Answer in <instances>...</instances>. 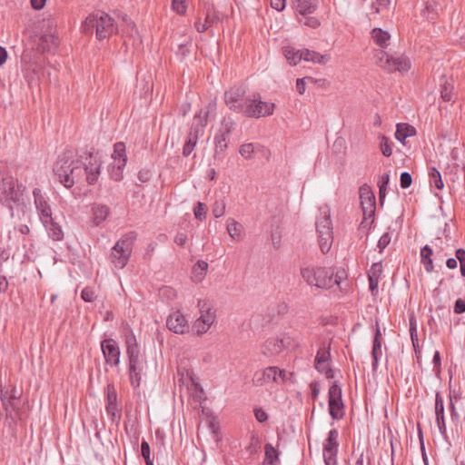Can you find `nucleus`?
Returning a JSON list of instances; mask_svg holds the SVG:
<instances>
[{
	"label": "nucleus",
	"mask_w": 465,
	"mask_h": 465,
	"mask_svg": "<svg viewBox=\"0 0 465 465\" xmlns=\"http://www.w3.org/2000/svg\"><path fill=\"white\" fill-rule=\"evenodd\" d=\"M81 161L78 156L74 158V153L71 150H66L58 156L53 171L64 187L72 188L75 183L84 181Z\"/></svg>",
	"instance_id": "obj_1"
},
{
	"label": "nucleus",
	"mask_w": 465,
	"mask_h": 465,
	"mask_svg": "<svg viewBox=\"0 0 465 465\" xmlns=\"http://www.w3.org/2000/svg\"><path fill=\"white\" fill-rule=\"evenodd\" d=\"M81 29L84 35H93L95 29L96 38L100 41L116 34L118 30L114 19L104 11L90 14L82 23Z\"/></svg>",
	"instance_id": "obj_2"
},
{
	"label": "nucleus",
	"mask_w": 465,
	"mask_h": 465,
	"mask_svg": "<svg viewBox=\"0 0 465 465\" xmlns=\"http://www.w3.org/2000/svg\"><path fill=\"white\" fill-rule=\"evenodd\" d=\"M137 233L129 232L120 238L112 248L111 258L115 267L123 269L127 264L133 252Z\"/></svg>",
	"instance_id": "obj_3"
},
{
	"label": "nucleus",
	"mask_w": 465,
	"mask_h": 465,
	"mask_svg": "<svg viewBox=\"0 0 465 465\" xmlns=\"http://www.w3.org/2000/svg\"><path fill=\"white\" fill-rule=\"evenodd\" d=\"M361 204L363 213V220L361 223L359 230L367 228L371 229V225L374 223L376 200L373 192L366 184L360 188Z\"/></svg>",
	"instance_id": "obj_4"
},
{
	"label": "nucleus",
	"mask_w": 465,
	"mask_h": 465,
	"mask_svg": "<svg viewBox=\"0 0 465 465\" xmlns=\"http://www.w3.org/2000/svg\"><path fill=\"white\" fill-rule=\"evenodd\" d=\"M84 172V180L90 185L94 184L100 176L102 161L97 153L84 152L78 155Z\"/></svg>",
	"instance_id": "obj_5"
},
{
	"label": "nucleus",
	"mask_w": 465,
	"mask_h": 465,
	"mask_svg": "<svg viewBox=\"0 0 465 465\" xmlns=\"http://www.w3.org/2000/svg\"><path fill=\"white\" fill-rule=\"evenodd\" d=\"M274 108L273 103L262 101L260 94L253 95L252 98L249 95L240 114L249 118H260L272 115Z\"/></svg>",
	"instance_id": "obj_6"
},
{
	"label": "nucleus",
	"mask_w": 465,
	"mask_h": 465,
	"mask_svg": "<svg viewBox=\"0 0 465 465\" xmlns=\"http://www.w3.org/2000/svg\"><path fill=\"white\" fill-rule=\"evenodd\" d=\"M128 360V375L130 383L134 388L141 385L142 375L147 366L146 358L142 355L141 351L126 352Z\"/></svg>",
	"instance_id": "obj_7"
},
{
	"label": "nucleus",
	"mask_w": 465,
	"mask_h": 465,
	"mask_svg": "<svg viewBox=\"0 0 465 465\" xmlns=\"http://www.w3.org/2000/svg\"><path fill=\"white\" fill-rule=\"evenodd\" d=\"M322 214V215L321 217L317 218L315 226L321 251L322 253H327L330 251L333 241L332 223L331 216L327 212H324Z\"/></svg>",
	"instance_id": "obj_8"
},
{
	"label": "nucleus",
	"mask_w": 465,
	"mask_h": 465,
	"mask_svg": "<svg viewBox=\"0 0 465 465\" xmlns=\"http://www.w3.org/2000/svg\"><path fill=\"white\" fill-rule=\"evenodd\" d=\"M342 391L338 381H334L328 391V411L332 420H341L345 415Z\"/></svg>",
	"instance_id": "obj_9"
},
{
	"label": "nucleus",
	"mask_w": 465,
	"mask_h": 465,
	"mask_svg": "<svg viewBox=\"0 0 465 465\" xmlns=\"http://www.w3.org/2000/svg\"><path fill=\"white\" fill-rule=\"evenodd\" d=\"M248 97L247 89L242 84L233 85L224 93L225 104L231 111L238 114L242 110Z\"/></svg>",
	"instance_id": "obj_10"
},
{
	"label": "nucleus",
	"mask_w": 465,
	"mask_h": 465,
	"mask_svg": "<svg viewBox=\"0 0 465 465\" xmlns=\"http://www.w3.org/2000/svg\"><path fill=\"white\" fill-rule=\"evenodd\" d=\"M339 431L331 429L323 441L322 455L325 465H337V454L339 450Z\"/></svg>",
	"instance_id": "obj_11"
},
{
	"label": "nucleus",
	"mask_w": 465,
	"mask_h": 465,
	"mask_svg": "<svg viewBox=\"0 0 465 465\" xmlns=\"http://www.w3.org/2000/svg\"><path fill=\"white\" fill-rule=\"evenodd\" d=\"M100 345L105 364L111 367H118L121 358L118 342L113 338H106L101 341Z\"/></svg>",
	"instance_id": "obj_12"
},
{
	"label": "nucleus",
	"mask_w": 465,
	"mask_h": 465,
	"mask_svg": "<svg viewBox=\"0 0 465 465\" xmlns=\"http://www.w3.org/2000/svg\"><path fill=\"white\" fill-rule=\"evenodd\" d=\"M34 203L37 213L39 215V219L41 223H46V221H51V217H53L51 204L49 203V198L42 193L40 188H35L33 190Z\"/></svg>",
	"instance_id": "obj_13"
},
{
	"label": "nucleus",
	"mask_w": 465,
	"mask_h": 465,
	"mask_svg": "<svg viewBox=\"0 0 465 465\" xmlns=\"http://www.w3.org/2000/svg\"><path fill=\"white\" fill-rule=\"evenodd\" d=\"M35 44L40 53H54L59 45V37L56 31L41 33L35 35Z\"/></svg>",
	"instance_id": "obj_14"
},
{
	"label": "nucleus",
	"mask_w": 465,
	"mask_h": 465,
	"mask_svg": "<svg viewBox=\"0 0 465 465\" xmlns=\"http://www.w3.org/2000/svg\"><path fill=\"white\" fill-rule=\"evenodd\" d=\"M215 110V104H209L205 108L201 109L198 114H196L193 119V123L190 130L193 132V134H197L200 136H203L204 134V128L208 124L209 114Z\"/></svg>",
	"instance_id": "obj_15"
},
{
	"label": "nucleus",
	"mask_w": 465,
	"mask_h": 465,
	"mask_svg": "<svg viewBox=\"0 0 465 465\" xmlns=\"http://www.w3.org/2000/svg\"><path fill=\"white\" fill-rule=\"evenodd\" d=\"M381 64L389 72H407L411 68V62L405 56L393 57L385 54V61L381 57Z\"/></svg>",
	"instance_id": "obj_16"
},
{
	"label": "nucleus",
	"mask_w": 465,
	"mask_h": 465,
	"mask_svg": "<svg viewBox=\"0 0 465 465\" xmlns=\"http://www.w3.org/2000/svg\"><path fill=\"white\" fill-rule=\"evenodd\" d=\"M166 326L171 331L177 334H183L189 331V325L185 317L179 312L169 315Z\"/></svg>",
	"instance_id": "obj_17"
},
{
	"label": "nucleus",
	"mask_w": 465,
	"mask_h": 465,
	"mask_svg": "<svg viewBox=\"0 0 465 465\" xmlns=\"http://www.w3.org/2000/svg\"><path fill=\"white\" fill-rule=\"evenodd\" d=\"M289 342H286L283 338H271L268 339L262 346V352L265 356H272L279 354Z\"/></svg>",
	"instance_id": "obj_18"
},
{
	"label": "nucleus",
	"mask_w": 465,
	"mask_h": 465,
	"mask_svg": "<svg viewBox=\"0 0 465 465\" xmlns=\"http://www.w3.org/2000/svg\"><path fill=\"white\" fill-rule=\"evenodd\" d=\"M316 287L328 289L333 285V273L325 267H316Z\"/></svg>",
	"instance_id": "obj_19"
},
{
	"label": "nucleus",
	"mask_w": 465,
	"mask_h": 465,
	"mask_svg": "<svg viewBox=\"0 0 465 465\" xmlns=\"http://www.w3.org/2000/svg\"><path fill=\"white\" fill-rule=\"evenodd\" d=\"M205 12L204 22L208 27L216 25L220 21L219 14L215 10L214 5L209 0H200Z\"/></svg>",
	"instance_id": "obj_20"
},
{
	"label": "nucleus",
	"mask_w": 465,
	"mask_h": 465,
	"mask_svg": "<svg viewBox=\"0 0 465 465\" xmlns=\"http://www.w3.org/2000/svg\"><path fill=\"white\" fill-rule=\"evenodd\" d=\"M296 11L305 16L312 14L317 8V0H292Z\"/></svg>",
	"instance_id": "obj_21"
},
{
	"label": "nucleus",
	"mask_w": 465,
	"mask_h": 465,
	"mask_svg": "<svg viewBox=\"0 0 465 465\" xmlns=\"http://www.w3.org/2000/svg\"><path fill=\"white\" fill-rule=\"evenodd\" d=\"M93 223L95 226L103 223L110 214V208L105 204H94L92 207Z\"/></svg>",
	"instance_id": "obj_22"
},
{
	"label": "nucleus",
	"mask_w": 465,
	"mask_h": 465,
	"mask_svg": "<svg viewBox=\"0 0 465 465\" xmlns=\"http://www.w3.org/2000/svg\"><path fill=\"white\" fill-rule=\"evenodd\" d=\"M416 134V129L414 126L406 124V123H400L396 125V132H395V138L401 142V143L405 144V140L408 137L414 136Z\"/></svg>",
	"instance_id": "obj_23"
},
{
	"label": "nucleus",
	"mask_w": 465,
	"mask_h": 465,
	"mask_svg": "<svg viewBox=\"0 0 465 465\" xmlns=\"http://www.w3.org/2000/svg\"><path fill=\"white\" fill-rule=\"evenodd\" d=\"M124 339L126 352L140 351V345L137 341L136 336L130 326H126L124 328Z\"/></svg>",
	"instance_id": "obj_24"
},
{
	"label": "nucleus",
	"mask_w": 465,
	"mask_h": 465,
	"mask_svg": "<svg viewBox=\"0 0 465 465\" xmlns=\"http://www.w3.org/2000/svg\"><path fill=\"white\" fill-rule=\"evenodd\" d=\"M42 223L46 229L50 238H52L54 241L63 240L64 232L61 226L54 221L53 217H51V221H46V223Z\"/></svg>",
	"instance_id": "obj_25"
},
{
	"label": "nucleus",
	"mask_w": 465,
	"mask_h": 465,
	"mask_svg": "<svg viewBox=\"0 0 465 465\" xmlns=\"http://www.w3.org/2000/svg\"><path fill=\"white\" fill-rule=\"evenodd\" d=\"M433 250L429 245H425L420 249V262L424 265L427 272H431L434 270L433 262L431 256Z\"/></svg>",
	"instance_id": "obj_26"
},
{
	"label": "nucleus",
	"mask_w": 465,
	"mask_h": 465,
	"mask_svg": "<svg viewBox=\"0 0 465 465\" xmlns=\"http://www.w3.org/2000/svg\"><path fill=\"white\" fill-rule=\"evenodd\" d=\"M371 35L375 44L380 47L385 48L388 45V41L391 38L389 32L381 28H373Z\"/></svg>",
	"instance_id": "obj_27"
},
{
	"label": "nucleus",
	"mask_w": 465,
	"mask_h": 465,
	"mask_svg": "<svg viewBox=\"0 0 465 465\" xmlns=\"http://www.w3.org/2000/svg\"><path fill=\"white\" fill-rule=\"evenodd\" d=\"M112 158L114 159V163H121L122 165H126L127 156L125 153V144L123 142L114 143Z\"/></svg>",
	"instance_id": "obj_28"
},
{
	"label": "nucleus",
	"mask_w": 465,
	"mask_h": 465,
	"mask_svg": "<svg viewBox=\"0 0 465 465\" xmlns=\"http://www.w3.org/2000/svg\"><path fill=\"white\" fill-rule=\"evenodd\" d=\"M302 60L312 62L314 64H324L329 61V56L321 54L318 52L311 51L309 49H302Z\"/></svg>",
	"instance_id": "obj_29"
},
{
	"label": "nucleus",
	"mask_w": 465,
	"mask_h": 465,
	"mask_svg": "<svg viewBox=\"0 0 465 465\" xmlns=\"http://www.w3.org/2000/svg\"><path fill=\"white\" fill-rule=\"evenodd\" d=\"M226 135L218 134L214 137V145H215V152H214V159L215 160H223V153L225 150L228 147V144L226 143Z\"/></svg>",
	"instance_id": "obj_30"
},
{
	"label": "nucleus",
	"mask_w": 465,
	"mask_h": 465,
	"mask_svg": "<svg viewBox=\"0 0 465 465\" xmlns=\"http://www.w3.org/2000/svg\"><path fill=\"white\" fill-rule=\"evenodd\" d=\"M264 461L268 465H279L280 452L271 443H266L264 446Z\"/></svg>",
	"instance_id": "obj_31"
},
{
	"label": "nucleus",
	"mask_w": 465,
	"mask_h": 465,
	"mask_svg": "<svg viewBox=\"0 0 465 465\" xmlns=\"http://www.w3.org/2000/svg\"><path fill=\"white\" fill-rule=\"evenodd\" d=\"M283 54L292 65H296L301 60H302V50H297L292 46H285L283 48Z\"/></svg>",
	"instance_id": "obj_32"
},
{
	"label": "nucleus",
	"mask_w": 465,
	"mask_h": 465,
	"mask_svg": "<svg viewBox=\"0 0 465 465\" xmlns=\"http://www.w3.org/2000/svg\"><path fill=\"white\" fill-rule=\"evenodd\" d=\"M429 178H430V187H435L438 190H442L444 187V183L441 178V174L440 171L431 166L429 169Z\"/></svg>",
	"instance_id": "obj_33"
},
{
	"label": "nucleus",
	"mask_w": 465,
	"mask_h": 465,
	"mask_svg": "<svg viewBox=\"0 0 465 465\" xmlns=\"http://www.w3.org/2000/svg\"><path fill=\"white\" fill-rule=\"evenodd\" d=\"M434 411L435 421L445 419L444 399L440 391H436L435 393Z\"/></svg>",
	"instance_id": "obj_34"
},
{
	"label": "nucleus",
	"mask_w": 465,
	"mask_h": 465,
	"mask_svg": "<svg viewBox=\"0 0 465 465\" xmlns=\"http://www.w3.org/2000/svg\"><path fill=\"white\" fill-rule=\"evenodd\" d=\"M261 446H262V440H261L259 435L254 431L252 432V434L250 436V442H249L248 446L246 447V451L250 455L257 454L261 450Z\"/></svg>",
	"instance_id": "obj_35"
},
{
	"label": "nucleus",
	"mask_w": 465,
	"mask_h": 465,
	"mask_svg": "<svg viewBox=\"0 0 465 465\" xmlns=\"http://www.w3.org/2000/svg\"><path fill=\"white\" fill-rule=\"evenodd\" d=\"M117 405V392L113 383H109L105 392V408L115 407Z\"/></svg>",
	"instance_id": "obj_36"
},
{
	"label": "nucleus",
	"mask_w": 465,
	"mask_h": 465,
	"mask_svg": "<svg viewBox=\"0 0 465 465\" xmlns=\"http://www.w3.org/2000/svg\"><path fill=\"white\" fill-rule=\"evenodd\" d=\"M10 391L5 389L3 387L0 388V401L2 403L3 409H7L8 406H12V410H14L16 414L22 412L21 408L18 405H14L11 403L9 400Z\"/></svg>",
	"instance_id": "obj_37"
},
{
	"label": "nucleus",
	"mask_w": 465,
	"mask_h": 465,
	"mask_svg": "<svg viewBox=\"0 0 465 465\" xmlns=\"http://www.w3.org/2000/svg\"><path fill=\"white\" fill-rule=\"evenodd\" d=\"M381 341H372L371 354L372 358L371 369L373 372H375L378 370L379 361L381 356Z\"/></svg>",
	"instance_id": "obj_38"
},
{
	"label": "nucleus",
	"mask_w": 465,
	"mask_h": 465,
	"mask_svg": "<svg viewBox=\"0 0 465 465\" xmlns=\"http://www.w3.org/2000/svg\"><path fill=\"white\" fill-rule=\"evenodd\" d=\"M301 275L310 286H316V267H302Z\"/></svg>",
	"instance_id": "obj_39"
},
{
	"label": "nucleus",
	"mask_w": 465,
	"mask_h": 465,
	"mask_svg": "<svg viewBox=\"0 0 465 465\" xmlns=\"http://www.w3.org/2000/svg\"><path fill=\"white\" fill-rule=\"evenodd\" d=\"M5 411V419L8 420V427L12 430L13 433H15V427L17 425V418H20L21 412L16 414V412L12 410V406H8L7 409H4Z\"/></svg>",
	"instance_id": "obj_40"
},
{
	"label": "nucleus",
	"mask_w": 465,
	"mask_h": 465,
	"mask_svg": "<svg viewBox=\"0 0 465 465\" xmlns=\"http://www.w3.org/2000/svg\"><path fill=\"white\" fill-rule=\"evenodd\" d=\"M390 183V174L388 173H383L378 182V187H379V196H380V203L381 204L383 203V201L386 196V190Z\"/></svg>",
	"instance_id": "obj_41"
},
{
	"label": "nucleus",
	"mask_w": 465,
	"mask_h": 465,
	"mask_svg": "<svg viewBox=\"0 0 465 465\" xmlns=\"http://www.w3.org/2000/svg\"><path fill=\"white\" fill-rule=\"evenodd\" d=\"M221 124H222V126H221V129H220V134L228 136L234 130L236 123L232 118V116L228 115V116H224L223 118Z\"/></svg>",
	"instance_id": "obj_42"
},
{
	"label": "nucleus",
	"mask_w": 465,
	"mask_h": 465,
	"mask_svg": "<svg viewBox=\"0 0 465 465\" xmlns=\"http://www.w3.org/2000/svg\"><path fill=\"white\" fill-rule=\"evenodd\" d=\"M241 229L242 225L236 222L235 220L232 219L231 222L227 224V232L229 235L232 237V239L240 241L242 238L241 235Z\"/></svg>",
	"instance_id": "obj_43"
},
{
	"label": "nucleus",
	"mask_w": 465,
	"mask_h": 465,
	"mask_svg": "<svg viewBox=\"0 0 465 465\" xmlns=\"http://www.w3.org/2000/svg\"><path fill=\"white\" fill-rule=\"evenodd\" d=\"M125 165H122L121 163H112L108 167V172L110 178L115 182H120L124 175L123 171Z\"/></svg>",
	"instance_id": "obj_44"
},
{
	"label": "nucleus",
	"mask_w": 465,
	"mask_h": 465,
	"mask_svg": "<svg viewBox=\"0 0 465 465\" xmlns=\"http://www.w3.org/2000/svg\"><path fill=\"white\" fill-rule=\"evenodd\" d=\"M453 85L451 83L447 80L444 81L443 84H440V97L445 102L452 101L453 97Z\"/></svg>",
	"instance_id": "obj_45"
},
{
	"label": "nucleus",
	"mask_w": 465,
	"mask_h": 465,
	"mask_svg": "<svg viewBox=\"0 0 465 465\" xmlns=\"http://www.w3.org/2000/svg\"><path fill=\"white\" fill-rule=\"evenodd\" d=\"M208 269V263L204 261H198L193 268V272L194 274V278L197 282L202 281L203 276L205 275Z\"/></svg>",
	"instance_id": "obj_46"
},
{
	"label": "nucleus",
	"mask_w": 465,
	"mask_h": 465,
	"mask_svg": "<svg viewBox=\"0 0 465 465\" xmlns=\"http://www.w3.org/2000/svg\"><path fill=\"white\" fill-rule=\"evenodd\" d=\"M258 147V144L252 143H244L240 146L239 153L245 159H251Z\"/></svg>",
	"instance_id": "obj_47"
},
{
	"label": "nucleus",
	"mask_w": 465,
	"mask_h": 465,
	"mask_svg": "<svg viewBox=\"0 0 465 465\" xmlns=\"http://www.w3.org/2000/svg\"><path fill=\"white\" fill-rule=\"evenodd\" d=\"M330 357H331V353H330L329 349L326 351L320 350L317 352V355H316L315 361H314L315 369H319L321 367V365H324L325 363H328V361H330Z\"/></svg>",
	"instance_id": "obj_48"
},
{
	"label": "nucleus",
	"mask_w": 465,
	"mask_h": 465,
	"mask_svg": "<svg viewBox=\"0 0 465 465\" xmlns=\"http://www.w3.org/2000/svg\"><path fill=\"white\" fill-rule=\"evenodd\" d=\"M380 149L382 154L386 157H390L392 154L391 143L387 136L384 134L380 135Z\"/></svg>",
	"instance_id": "obj_49"
},
{
	"label": "nucleus",
	"mask_w": 465,
	"mask_h": 465,
	"mask_svg": "<svg viewBox=\"0 0 465 465\" xmlns=\"http://www.w3.org/2000/svg\"><path fill=\"white\" fill-rule=\"evenodd\" d=\"M279 368L278 367H267L262 373V377L264 381H277V373H278Z\"/></svg>",
	"instance_id": "obj_50"
},
{
	"label": "nucleus",
	"mask_w": 465,
	"mask_h": 465,
	"mask_svg": "<svg viewBox=\"0 0 465 465\" xmlns=\"http://www.w3.org/2000/svg\"><path fill=\"white\" fill-rule=\"evenodd\" d=\"M206 205L203 203L198 202L193 208V213L197 220L203 221L206 218Z\"/></svg>",
	"instance_id": "obj_51"
},
{
	"label": "nucleus",
	"mask_w": 465,
	"mask_h": 465,
	"mask_svg": "<svg viewBox=\"0 0 465 465\" xmlns=\"http://www.w3.org/2000/svg\"><path fill=\"white\" fill-rule=\"evenodd\" d=\"M215 312L207 310L205 312H201V316L196 321H201L206 325H212L215 320Z\"/></svg>",
	"instance_id": "obj_52"
},
{
	"label": "nucleus",
	"mask_w": 465,
	"mask_h": 465,
	"mask_svg": "<svg viewBox=\"0 0 465 465\" xmlns=\"http://www.w3.org/2000/svg\"><path fill=\"white\" fill-rule=\"evenodd\" d=\"M107 415L110 417L113 422H115L118 424L121 420V411L122 409L118 408V406L115 407H109L105 408Z\"/></svg>",
	"instance_id": "obj_53"
},
{
	"label": "nucleus",
	"mask_w": 465,
	"mask_h": 465,
	"mask_svg": "<svg viewBox=\"0 0 465 465\" xmlns=\"http://www.w3.org/2000/svg\"><path fill=\"white\" fill-rule=\"evenodd\" d=\"M455 256L460 262V270L462 277L465 278V249L459 248L455 252Z\"/></svg>",
	"instance_id": "obj_54"
},
{
	"label": "nucleus",
	"mask_w": 465,
	"mask_h": 465,
	"mask_svg": "<svg viewBox=\"0 0 465 465\" xmlns=\"http://www.w3.org/2000/svg\"><path fill=\"white\" fill-rule=\"evenodd\" d=\"M225 203L223 200L215 201L213 205V214L215 218H220L224 214Z\"/></svg>",
	"instance_id": "obj_55"
},
{
	"label": "nucleus",
	"mask_w": 465,
	"mask_h": 465,
	"mask_svg": "<svg viewBox=\"0 0 465 465\" xmlns=\"http://www.w3.org/2000/svg\"><path fill=\"white\" fill-rule=\"evenodd\" d=\"M332 151L335 153H340L341 155L345 154L346 146H345V140L342 137H338L333 144H332Z\"/></svg>",
	"instance_id": "obj_56"
},
{
	"label": "nucleus",
	"mask_w": 465,
	"mask_h": 465,
	"mask_svg": "<svg viewBox=\"0 0 465 465\" xmlns=\"http://www.w3.org/2000/svg\"><path fill=\"white\" fill-rule=\"evenodd\" d=\"M391 240V233L389 232H384L378 241L379 252H382L383 250L390 244Z\"/></svg>",
	"instance_id": "obj_57"
},
{
	"label": "nucleus",
	"mask_w": 465,
	"mask_h": 465,
	"mask_svg": "<svg viewBox=\"0 0 465 465\" xmlns=\"http://www.w3.org/2000/svg\"><path fill=\"white\" fill-rule=\"evenodd\" d=\"M253 414L257 421L260 423H264L269 419L268 413L261 407L254 408Z\"/></svg>",
	"instance_id": "obj_58"
},
{
	"label": "nucleus",
	"mask_w": 465,
	"mask_h": 465,
	"mask_svg": "<svg viewBox=\"0 0 465 465\" xmlns=\"http://www.w3.org/2000/svg\"><path fill=\"white\" fill-rule=\"evenodd\" d=\"M412 183V177L409 172H402L400 176V185L402 189L409 188Z\"/></svg>",
	"instance_id": "obj_59"
},
{
	"label": "nucleus",
	"mask_w": 465,
	"mask_h": 465,
	"mask_svg": "<svg viewBox=\"0 0 465 465\" xmlns=\"http://www.w3.org/2000/svg\"><path fill=\"white\" fill-rule=\"evenodd\" d=\"M172 6L179 15H184L187 10L185 0H172Z\"/></svg>",
	"instance_id": "obj_60"
},
{
	"label": "nucleus",
	"mask_w": 465,
	"mask_h": 465,
	"mask_svg": "<svg viewBox=\"0 0 465 465\" xmlns=\"http://www.w3.org/2000/svg\"><path fill=\"white\" fill-rule=\"evenodd\" d=\"M381 272H382L381 262H374V263H372V265L368 272V276L379 279Z\"/></svg>",
	"instance_id": "obj_61"
},
{
	"label": "nucleus",
	"mask_w": 465,
	"mask_h": 465,
	"mask_svg": "<svg viewBox=\"0 0 465 465\" xmlns=\"http://www.w3.org/2000/svg\"><path fill=\"white\" fill-rule=\"evenodd\" d=\"M95 294L94 291L91 287H85L83 289L81 292V298L85 302H92L94 300Z\"/></svg>",
	"instance_id": "obj_62"
},
{
	"label": "nucleus",
	"mask_w": 465,
	"mask_h": 465,
	"mask_svg": "<svg viewBox=\"0 0 465 465\" xmlns=\"http://www.w3.org/2000/svg\"><path fill=\"white\" fill-rule=\"evenodd\" d=\"M436 7H437L436 4H427L425 10H424V16H426V18L428 20L435 19V17L437 15Z\"/></svg>",
	"instance_id": "obj_63"
},
{
	"label": "nucleus",
	"mask_w": 465,
	"mask_h": 465,
	"mask_svg": "<svg viewBox=\"0 0 465 465\" xmlns=\"http://www.w3.org/2000/svg\"><path fill=\"white\" fill-rule=\"evenodd\" d=\"M453 311L456 314H462L465 312V300L459 298L454 302Z\"/></svg>",
	"instance_id": "obj_64"
}]
</instances>
